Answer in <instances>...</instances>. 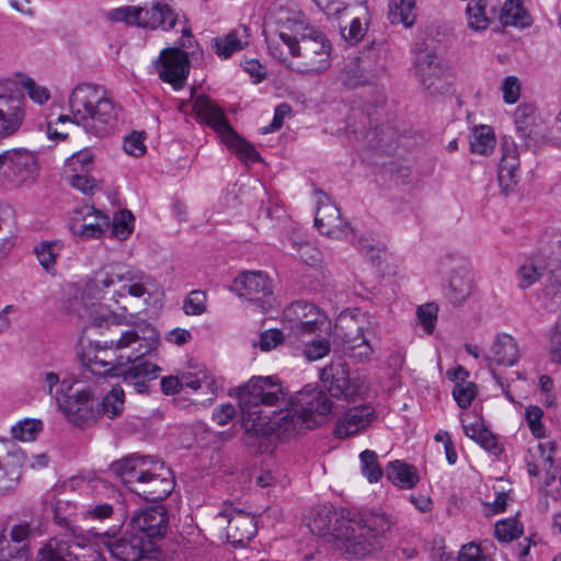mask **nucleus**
<instances>
[{
	"label": "nucleus",
	"instance_id": "obj_47",
	"mask_svg": "<svg viewBox=\"0 0 561 561\" xmlns=\"http://www.w3.org/2000/svg\"><path fill=\"white\" fill-rule=\"evenodd\" d=\"M438 308L434 304H425L417 308L416 317L427 334L433 333L437 320Z\"/></svg>",
	"mask_w": 561,
	"mask_h": 561
},
{
	"label": "nucleus",
	"instance_id": "obj_23",
	"mask_svg": "<svg viewBox=\"0 0 561 561\" xmlns=\"http://www.w3.org/2000/svg\"><path fill=\"white\" fill-rule=\"evenodd\" d=\"M0 172L14 185L34 180L36 173V160L25 149H12L0 154Z\"/></svg>",
	"mask_w": 561,
	"mask_h": 561
},
{
	"label": "nucleus",
	"instance_id": "obj_63",
	"mask_svg": "<svg viewBox=\"0 0 561 561\" xmlns=\"http://www.w3.org/2000/svg\"><path fill=\"white\" fill-rule=\"evenodd\" d=\"M85 517L91 519H105L112 516L113 505L108 503H94L85 510Z\"/></svg>",
	"mask_w": 561,
	"mask_h": 561
},
{
	"label": "nucleus",
	"instance_id": "obj_60",
	"mask_svg": "<svg viewBox=\"0 0 561 561\" xmlns=\"http://www.w3.org/2000/svg\"><path fill=\"white\" fill-rule=\"evenodd\" d=\"M542 414L541 409L538 407H529L526 410V421L536 437H542L545 435V428L541 424Z\"/></svg>",
	"mask_w": 561,
	"mask_h": 561
},
{
	"label": "nucleus",
	"instance_id": "obj_36",
	"mask_svg": "<svg viewBox=\"0 0 561 561\" xmlns=\"http://www.w3.org/2000/svg\"><path fill=\"white\" fill-rule=\"evenodd\" d=\"M537 110L533 104H520L515 111V126L524 139L537 134Z\"/></svg>",
	"mask_w": 561,
	"mask_h": 561
},
{
	"label": "nucleus",
	"instance_id": "obj_24",
	"mask_svg": "<svg viewBox=\"0 0 561 561\" xmlns=\"http://www.w3.org/2000/svg\"><path fill=\"white\" fill-rule=\"evenodd\" d=\"M37 561H104L101 552L53 538L39 550Z\"/></svg>",
	"mask_w": 561,
	"mask_h": 561
},
{
	"label": "nucleus",
	"instance_id": "obj_44",
	"mask_svg": "<svg viewBox=\"0 0 561 561\" xmlns=\"http://www.w3.org/2000/svg\"><path fill=\"white\" fill-rule=\"evenodd\" d=\"M494 534L497 540L508 542L523 534V527L515 518L504 519L495 524Z\"/></svg>",
	"mask_w": 561,
	"mask_h": 561
},
{
	"label": "nucleus",
	"instance_id": "obj_39",
	"mask_svg": "<svg viewBox=\"0 0 561 561\" xmlns=\"http://www.w3.org/2000/svg\"><path fill=\"white\" fill-rule=\"evenodd\" d=\"M495 136L490 126L476 127L470 140V150L473 153L488 156L495 147Z\"/></svg>",
	"mask_w": 561,
	"mask_h": 561
},
{
	"label": "nucleus",
	"instance_id": "obj_61",
	"mask_svg": "<svg viewBox=\"0 0 561 561\" xmlns=\"http://www.w3.org/2000/svg\"><path fill=\"white\" fill-rule=\"evenodd\" d=\"M70 185L83 194H93L96 188V181L87 174H81L80 172H76L70 178Z\"/></svg>",
	"mask_w": 561,
	"mask_h": 561
},
{
	"label": "nucleus",
	"instance_id": "obj_41",
	"mask_svg": "<svg viewBox=\"0 0 561 561\" xmlns=\"http://www.w3.org/2000/svg\"><path fill=\"white\" fill-rule=\"evenodd\" d=\"M124 390L119 386L113 387L100 402L101 415L104 414L111 420L118 416L124 409Z\"/></svg>",
	"mask_w": 561,
	"mask_h": 561
},
{
	"label": "nucleus",
	"instance_id": "obj_6",
	"mask_svg": "<svg viewBox=\"0 0 561 561\" xmlns=\"http://www.w3.org/2000/svg\"><path fill=\"white\" fill-rule=\"evenodd\" d=\"M156 280L128 265L107 264L94 273L87 283L83 297L95 301H113L119 304L121 298L131 296L141 298L151 296L156 289Z\"/></svg>",
	"mask_w": 561,
	"mask_h": 561
},
{
	"label": "nucleus",
	"instance_id": "obj_20",
	"mask_svg": "<svg viewBox=\"0 0 561 561\" xmlns=\"http://www.w3.org/2000/svg\"><path fill=\"white\" fill-rule=\"evenodd\" d=\"M168 528V514L163 506L148 507L133 516L130 531L141 536L156 552L157 541L161 540Z\"/></svg>",
	"mask_w": 561,
	"mask_h": 561
},
{
	"label": "nucleus",
	"instance_id": "obj_58",
	"mask_svg": "<svg viewBox=\"0 0 561 561\" xmlns=\"http://www.w3.org/2000/svg\"><path fill=\"white\" fill-rule=\"evenodd\" d=\"M502 91H503V100L505 103H507V104L516 103L520 95L519 80L514 76H510V77L505 78V80L502 84Z\"/></svg>",
	"mask_w": 561,
	"mask_h": 561
},
{
	"label": "nucleus",
	"instance_id": "obj_5",
	"mask_svg": "<svg viewBox=\"0 0 561 561\" xmlns=\"http://www.w3.org/2000/svg\"><path fill=\"white\" fill-rule=\"evenodd\" d=\"M128 489L148 502L168 497L175 486L173 473L162 461L137 454L128 455L110 466Z\"/></svg>",
	"mask_w": 561,
	"mask_h": 561
},
{
	"label": "nucleus",
	"instance_id": "obj_2",
	"mask_svg": "<svg viewBox=\"0 0 561 561\" xmlns=\"http://www.w3.org/2000/svg\"><path fill=\"white\" fill-rule=\"evenodd\" d=\"M241 411V426L244 442L250 438L266 437L275 434L280 439H288L311 430L299 411L291 405L274 413L273 417L263 415L261 405L275 407L285 402L288 392L282 381L274 376H254L237 389Z\"/></svg>",
	"mask_w": 561,
	"mask_h": 561
},
{
	"label": "nucleus",
	"instance_id": "obj_56",
	"mask_svg": "<svg viewBox=\"0 0 561 561\" xmlns=\"http://www.w3.org/2000/svg\"><path fill=\"white\" fill-rule=\"evenodd\" d=\"M367 27L362 23L359 18H354L348 27H343L341 34L350 44L358 43L365 35Z\"/></svg>",
	"mask_w": 561,
	"mask_h": 561
},
{
	"label": "nucleus",
	"instance_id": "obj_33",
	"mask_svg": "<svg viewBox=\"0 0 561 561\" xmlns=\"http://www.w3.org/2000/svg\"><path fill=\"white\" fill-rule=\"evenodd\" d=\"M386 477L393 485L405 490L414 488L420 480L416 468L402 460L390 461L386 467Z\"/></svg>",
	"mask_w": 561,
	"mask_h": 561
},
{
	"label": "nucleus",
	"instance_id": "obj_13",
	"mask_svg": "<svg viewBox=\"0 0 561 561\" xmlns=\"http://www.w3.org/2000/svg\"><path fill=\"white\" fill-rule=\"evenodd\" d=\"M55 401L69 423L89 427L101 417L100 400L90 389L76 390L71 394H55Z\"/></svg>",
	"mask_w": 561,
	"mask_h": 561
},
{
	"label": "nucleus",
	"instance_id": "obj_31",
	"mask_svg": "<svg viewBox=\"0 0 561 561\" xmlns=\"http://www.w3.org/2000/svg\"><path fill=\"white\" fill-rule=\"evenodd\" d=\"M519 357L518 346L515 340L508 334H499L491 345L490 353L486 356L489 364L501 366H513Z\"/></svg>",
	"mask_w": 561,
	"mask_h": 561
},
{
	"label": "nucleus",
	"instance_id": "obj_4",
	"mask_svg": "<svg viewBox=\"0 0 561 561\" xmlns=\"http://www.w3.org/2000/svg\"><path fill=\"white\" fill-rule=\"evenodd\" d=\"M69 108L73 123L96 137L113 133L123 112L104 87L93 83H81L72 90Z\"/></svg>",
	"mask_w": 561,
	"mask_h": 561
},
{
	"label": "nucleus",
	"instance_id": "obj_59",
	"mask_svg": "<svg viewBox=\"0 0 561 561\" xmlns=\"http://www.w3.org/2000/svg\"><path fill=\"white\" fill-rule=\"evenodd\" d=\"M284 340L283 333L278 330H266L260 335L259 342H254L253 345L259 344L261 351L268 352L275 348Z\"/></svg>",
	"mask_w": 561,
	"mask_h": 561
},
{
	"label": "nucleus",
	"instance_id": "obj_21",
	"mask_svg": "<svg viewBox=\"0 0 561 561\" xmlns=\"http://www.w3.org/2000/svg\"><path fill=\"white\" fill-rule=\"evenodd\" d=\"M110 226V217L90 205L76 209L69 220L72 236L80 240L99 239Z\"/></svg>",
	"mask_w": 561,
	"mask_h": 561
},
{
	"label": "nucleus",
	"instance_id": "obj_35",
	"mask_svg": "<svg viewBox=\"0 0 561 561\" xmlns=\"http://www.w3.org/2000/svg\"><path fill=\"white\" fill-rule=\"evenodd\" d=\"M64 243L60 240L42 241L34 247V254L36 255L41 266L50 275L56 274V260L59 256Z\"/></svg>",
	"mask_w": 561,
	"mask_h": 561
},
{
	"label": "nucleus",
	"instance_id": "obj_28",
	"mask_svg": "<svg viewBox=\"0 0 561 561\" xmlns=\"http://www.w3.org/2000/svg\"><path fill=\"white\" fill-rule=\"evenodd\" d=\"M376 419L375 409L369 404H362L348 409L335 425L334 434L339 438L355 435L368 427Z\"/></svg>",
	"mask_w": 561,
	"mask_h": 561
},
{
	"label": "nucleus",
	"instance_id": "obj_45",
	"mask_svg": "<svg viewBox=\"0 0 561 561\" xmlns=\"http://www.w3.org/2000/svg\"><path fill=\"white\" fill-rule=\"evenodd\" d=\"M133 214L127 209L122 210L113 220L112 236L121 241L126 240L133 232Z\"/></svg>",
	"mask_w": 561,
	"mask_h": 561
},
{
	"label": "nucleus",
	"instance_id": "obj_29",
	"mask_svg": "<svg viewBox=\"0 0 561 561\" xmlns=\"http://www.w3.org/2000/svg\"><path fill=\"white\" fill-rule=\"evenodd\" d=\"M226 531L228 540L234 547H244L256 534L255 518L242 511L231 512Z\"/></svg>",
	"mask_w": 561,
	"mask_h": 561
},
{
	"label": "nucleus",
	"instance_id": "obj_53",
	"mask_svg": "<svg viewBox=\"0 0 561 561\" xmlns=\"http://www.w3.org/2000/svg\"><path fill=\"white\" fill-rule=\"evenodd\" d=\"M476 394L477 388L473 382L457 383L453 390V396L461 409H467Z\"/></svg>",
	"mask_w": 561,
	"mask_h": 561
},
{
	"label": "nucleus",
	"instance_id": "obj_16",
	"mask_svg": "<svg viewBox=\"0 0 561 561\" xmlns=\"http://www.w3.org/2000/svg\"><path fill=\"white\" fill-rule=\"evenodd\" d=\"M231 290L261 309L262 312H267L275 300L271 279L260 271L242 272L233 279Z\"/></svg>",
	"mask_w": 561,
	"mask_h": 561
},
{
	"label": "nucleus",
	"instance_id": "obj_38",
	"mask_svg": "<svg viewBox=\"0 0 561 561\" xmlns=\"http://www.w3.org/2000/svg\"><path fill=\"white\" fill-rule=\"evenodd\" d=\"M389 19L392 24L402 23L405 27L413 26L416 20L414 0H390Z\"/></svg>",
	"mask_w": 561,
	"mask_h": 561
},
{
	"label": "nucleus",
	"instance_id": "obj_55",
	"mask_svg": "<svg viewBox=\"0 0 561 561\" xmlns=\"http://www.w3.org/2000/svg\"><path fill=\"white\" fill-rule=\"evenodd\" d=\"M22 84L32 101L38 104H44L49 100L50 94L48 89L38 85L33 79L26 78L25 80H23Z\"/></svg>",
	"mask_w": 561,
	"mask_h": 561
},
{
	"label": "nucleus",
	"instance_id": "obj_27",
	"mask_svg": "<svg viewBox=\"0 0 561 561\" xmlns=\"http://www.w3.org/2000/svg\"><path fill=\"white\" fill-rule=\"evenodd\" d=\"M380 70L375 60V54L371 49L367 56L354 58L345 68L343 73V83L352 89L370 83Z\"/></svg>",
	"mask_w": 561,
	"mask_h": 561
},
{
	"label": "nucleus",
	"instance_id": "obj_57",
	"mask_svg": "<svg viewBox=\"0 0 561 561\" xmlns=\"http://www.w3.org/2000/svg\"><path fill=\"white\" fill-rule=\"evenodd\" d=\"M145 136L144 133L134 131L128 135L124 140V150L126 153L139 157L142 156L146 151V146L144 144Z\"/></svg>",
	"mask_w": 561,
	"mask_h": 561
},
{
	"label": "nucleus",
	"instance_id": "obj_19",
	"mask_svg": "<svg viewBox=\"0 0 561 561\" xmlns=\"http://www.w3.org/2000/svg\"><path fill=\"white\" fill-rule=\"evenodd\" d=\"M152 67L163 82L170 83L174 90H181L190 73L188 53L180 48H163L152 61Z\"/></svg>",
	"mask_w": 561,
	"mask_h": 561
},
{
	"label": "nucleus",
	"instance_id": "obj_40",
	"mask_svg": "<svg viewBox=\"0 0 561 561\" xmlns=\"http://www.w3.org/2000/svg\"><path fill=\"white\" fill-rule=\"evenodd\" d=\"M501 21L504 25L526 26L529 16L516 0H506L501 9Z\"/></svg>",
	"mask_w": 561,
	"mask_h": 561
},
{
	"label": "nucleus",
	"instance_id": "obj_7",
	"mask_svg": "<svg viewBox=\"0 0 561 561\" xmlns=\"http://www.w3.org/2000/svg\"><path fill=\"white\" fill-rule=\"evenodd\" d=\"M290 32L280 31L278 36L293 56L302 58L300 71L319 73L330 67L331 44L327 36L305 23L296 22Z\"/></svg>",
	"mask_w": 561,
	"mask_h": 561
},
{
	"label": "nucleus",
	"instance_id": "obj_51",
	"mask_svg": "<svg viewBox=\"0 0 561 561\" xmlns=\"http://www.w3.org/2000/svg\"><path fill=\"white\" fill-rule=\"evenodd\" d=\"M32 535V527L27 522L14 524L10 529V539L12 546L23 548L27 554V540Z\"/></svg>",
	"mask_w": 561,
	"mask_h": 561
},
{
	"label": "nucleus",
	"instance_id": "obj_25",
	"mask_svg": "<svg viewBox=\"0 0 561 561\" xmlns=\"http://www.w3.org/2000/svg\"><path fill=\"white\" fill-rule=\"evenodd\" d=\"M335 334L341 339L342 352L359 362L368 359L373 354V347L364 329L351 321L347 327L336 325Z\"/></svg>",
	"mask_w": 561,
	"mask_h": 561
},
{
	"label": "nucleus",
	"instance_id": "obj_37",
	"mask_svg": "<svg viewBox=\"0 0 561 561\" xmlns=\"http://www.w3.org/2000/svg\"><path fill=\"white\" fill-rule=\"evenodd\" d=\"M319 335L320 333L293 343L298 350H301L302 355L309 362L321 359L330 353V342Z\"/></svg>",
	"mask_w": 561,
	"mask_h": 561
},
{
	"label": "nucleus",
	"instance_id": "obj_52",
	"mask_svg": "<svg viewBox=\"0 0 561 561\" xmlns=\"http://www.w3.org/2000/svg\"><path fill=\"white\" fill-rule=\"evenodd\" d=\"M9 456L21 467L30 466L32 469H41L48 465V457L46 454L27 457L22 450L16 449L11 451Z\"/></svg>",
	"mask_w": 561,
	"mask_h": 561
},
{
	"label": "nucleus",
	"instance_id": "obj_14",
	"mask_svg": "<svg viewBox=\"0 0 561 561\" xmlns=\"http://www.w3.org/2000/svg\"><path fill=\"white\" fill-rule=\"evenodd\" d=\"M320 379L332 397L345 400L362 399L369 389L366 379L359 375L352 376L344 362H333L323 367Z\"/></svg>",
	"mask_w": 561,
	"mask_h": 561
},
{
	"label": "nucleus",
	"instance_id": "obj_30",
	"mask_svg": "<svg viewBox=\"0 0 561 561\" xmlns=\"http://www.w3.org/2000/svg\"><path fill=\"white\" fill-rule=\"evenodd\" d=\"M470 293L471 278L469 271L463 264H457L451 268L445 295L453 305H459L467 299Z\"/></svg>",
	"mask_w": 561,
	"mask_h": 561
},
{
	"label": "nucleus",
	"instance_id": "obj_48",
	"mask_svg": "<svg viewBox=\"0 0 561 561\" xmlns=\"http://www.w3.org/2000/svg\"><path fill=\"white\" fill-rule=\"evenodd\" d=\"M183 310L190 316H199L206 311V294L202 290H193L183 302Z\"/></svg>",
	"mask_w": 561,
	"mask_h": 561
},
{
	"label": "nucleus",
	"instance_id": "obj_9",
	"mask_svg": "<svg viewBox=\"0 0 561 561\" xmlns=\"http://www.w3.org/2000/svg\"><path fill=\"white\" fill-rule=\"evenodd\" d=\"M193 111L197 118L213 128L221 141L234 150L244 163H253L260 160L259 151L232 128L224 110L207 95L201 94L194 98Z\"/></svg>",
	"mask_w": 561,
	"mask_h": 561
},
{
	"label": "nucleus",
	"instance_id": "obj_10",
	"mask_svg": "<svg viewBox=\"0 0 561 561\" xmlns=\"http://www.w3.org/2000/svg\"><path fill=\"white\" fill-rule=\"evenodd\" d=\"M111 22H124L142 28L163 31L172 30L178 20V13L165 3L147 0L137 5H124L108 10L104 13Z\"/></svg>",
	"mask_w": 561,
	"mask_h": 561
},
{
	"label": "nucleus",
	"instance_id": "obj_1",
	"mask_svg": "<svg viewBox=\"0 0 561 561\" xmlns=\"http://www.w3.org/2000/svg\"><path fill=\"white\" fill-rule=\"evenodd\" d=\"M159 334L153 327L142 322L121 333L111 346L96 345L88 354V369L93 375L122 378L137 393H146L151 380L158 378L161 368L146 358L157 348Z\"/></svg>",
	"mask_w": 561,
	"mask_h": 561
},
{
	"label": "nucleus",
	"instance_id": "obj_49",
	"mask_svg": "<svg viewBox=\"0 0 561 561\" xmlns=\"http://www.w3.org/2000/svg\"><path fill=\"white\" fill-rule=\"evenodd\" d=\"M27 559L28 554L23 548L12 546L4 535L0 536V561H27Z\"/></svg>",
	"mask_w": 561,
	"mask_h": 561
},
{
	"label": "nucleus",
	"instance_id": "obj_26",
	"mask_svg": "<svg viewBox=\"0 0 561 561\" xmlns=\"http://www.w3.org/2000/svg\"><path fill=\"white\" fill-rule=\"evenodd\" d=\"M501 151L502 157L499 164L497 180L502 191L507 194L518 183V150L513 139L505 136L501 142Z\"/></svg>",
	"mask_w": 561,
	"mask_h": 561
},
{
	"label": "nucleus",
	"instance_id": "obj_32",
	"mask_svg": "<svg viewBox=\"0 0 561 561\" xmlns=\"http://www.w3.org/2000/svg\"><path fill=\"white\" fill-rule=\"evenodd\" d=\"M494 15L495 8L491 4V0H468L466 18L470 30L476 32L486 30Z\"/></svg>",
	"mask_w": 561,
	"mask_h": 561
},
{
	"label": "nucleus",
	"instance_id": "obj_11",
	"mask_svg": "<svg viewBox=\"0 0 561 561\" xmlns=\"http://www.w3.org/2000/svg\"><path fill=\"white\" fill-rule=\"evenodd\" d=\"M283 324L288 330L287 339L290 343L330 329L325 313L306 300L294 301L284 309Z\"/></svg>",
	"mask_w": 561,
	"mask_h": 561
},
{
	"label": "nucleus",
	"instance_id": "obj_54",
	"mask_svg": "<svg viewBox=\"0 0 561 561\" xmlns=\"http://www.w3.org/2000/svg\"><path fill=\"white\" fill-rule=\"evenodd\" d=\"M67 162L73 172H85L93 163V154L89 149H83L73 153Z\"/></svg>",
	"mask_w": 561,
	"mask_h": 561
},
{
	"label": "nucleus",
	"instance_id": "obj_42",
	"mask_svg": "<svg viewBox=\"0 0 561 561\" xmlns=\"http://www.w3.org/2000/svg\"><path fill=\"white\" fill-rule=\"evenodd\" d=\"M362 473L370 483L377 482L382 477V469L378 463V456L375 451L366 449L360 453Z\"/></svg>",
	"mask_w": 561,
	"mask_h": 561
},
{
	"label": "nucleus",
	"instance_id": "obj_22",
	"mask_svg": "<svg viewBox=\"0 0 561 561\" xmlns=\"http://www.w3.org/2000/svg\"><path fill=\"white\" fill-rule=\"evenodd\" d=\"M318 207L314 217V225L318 230L328 237L335 239H348L353 236L350 225L341 217L339 207L331 198L322 193H318Z\"/></svg>",
	"mask_w": 561,
	"mask_h": 561
},
{
	"label": "nucleus",
	"instance_id": "obj_64",
	"mask_svg": "<svg viewBox=\"0 0 561 561\" xmlns=\"http://www.w3.org/2000/svg\"><path fill=\"white\" fill-rule=\"evenodd\" d=\"M549 356L550 359L561 365V329L554 328L549 343Z\"/></svg>",
	"mask_w": 561,
	"mask_h": 561
},
{
	"label": "nucleus",
	"instance_id": "obj_3",
	"mask_svg": "<svg viewBox=\"0 0 561 561\" xmlns=\"http://www.w3.org/2000/svg\"><path fill=\"white\" fill-rule=\"evenodd\" d=\"M392 526L393 522L382 512L351 513L325 508L310 525L314 534L328 536L334 549L348 559H359L380 549Z\"/></svg>",
	"mask_w": 561,
	"mask_h": 561
},
{
	"label": "nucleus",
	"instance_id": "obj_17",
	"mask_svg": "<svg viewBox=\"0 0 561 561\" xmlns=\"http://www.w3.org/2000/svg\"><path fill=\"white\" fill-rule=\"evenodd\" d=\"M287 404L299 411L311 428L322 424L332 411V401L328 394L311 386L291 396Z\"/></svg>",
	"mask_w": 561,
	"mask_h": 561
},
{
	"label": "nucleus",
	"instance_id": "obj_62",
	"mask_svg": "<svg viewBox=\"0 0 561 561\" xmlns=\"http://www.w3.org/2000/svg\"><path fill=\"white\" fill-rule=\"evenodd\" d=\"M291 112V107L287 103L276 106L274 117L268 126L262 128V134L273 133L283 126L285 117Z\"/></svg>",
	"mask_w": 561,
	"mask_h": 561
},
{
	"label": "nucleus",
	"instance_id": "obj_43",
	"mask_svg": "<svg viewBox=\"0 0 561 561\" xmlns=\"http://www.w3.org/2000/svg\"><path fill=\"white\" fill-rule=\"evenodd\" d=\"M42 430L43 424L39 420L26 419L12 426L11 435L14 439L31 442L35 439Z\"/></svg>",
	"mask_w": 561,
	"mask_h": 561
},
{
	"label": "nucleus",
	"instance_id": "obj_8",
	"mask_svg": "<svg viewBox=\"0 0 561 561\" xmlns=\"http://www.w3.org/2000/svg\"><path fill=\"white\" fill-rule=\"evenodd\" d=\"M549 255L527 259L517 270V285L526 289L537 283L546 273L545 294L561 304V237L551 240Z\"/></svg>",
	"mask_w": 561,
	"mask_h": 561
},
{
	"label": "nucleus",
	"instance_id": "obj_18",
	"mask_svg": "<svg viewBox=\"0 0 561 561\" xmlns=\"http://www.w3.org/2000/svg\"><path fill=\"white\" fill-rule=\"evenodd\" d=\"M100 538V546H103L110 554L118 561H140L145 558H153L156 551L146 543L141 536L131 531L116 537L108 531L96 534Z\"/></svg>",
	"mask_w": 561,
	"mask_h": 561
},
{
	"label": "nucleus",
	"instance_id": "obj_15",
	"mask_svg": "<svg viewBox=\"0 0 561 561\" xmlns=\"http://www.w3.org/2000/svg\"><path fill=\"white\" fill-rule=\"evenodd\" d=\"M412 70L425 90L432 94L440 91L444 68L436 47L425 39L415 42L412 50Z\"/></svg>",
	"mask_w": 561,
	"mask_h": 561
},
{
	"label": "nucleus",
	"instance_id": "obj_12",
	"mask_svg": "<svg viewBox=\"0 0 561 561\" xmlns=\"http://www.w3.org/2000/svg\"><path fill=\"white\" fill-rule=\"evenodd\" d=\"M26 116V100L12 79H0V139L15 135Z\"/></svg>",
	"mask_w": 561,
	"mask_h": 561
},
{
	"label": "nucleus",
	"instance_id": "obj_34",
	"mask_svg": "<svg viewBox=\"0 0 561 561\" xmlns=\"http://www.w3.org/2000/svg\"><path fill=\"white\" fill-rule=\"evenodd\" d=\"M248 45V28L232 30L222 37L213 39L216 54L222 58H229L234 51L241 50Z\"/></svg>",
	"mask_w": 561,
	"mask_h": 561
},
{
	"label": "nucleus",
	"instance_id": "obj_50",
	"mask_svg": "<svg viewBox=\"0 0 561 561\" xmlns=\"http://www.w3.org/2000/svg\"><path fill=\"white\" fill-rule=\"evenodd\" d=\"M43 390L55 399V394L59 391L60 394H67L71 390V385L67 380L60 381L56 373L49 371L44 375Z\"/></svg>",
	"mask_w": 561,
	"mask_h": 561
},
{
	"label": "nucleus",
	"instance_id": "obj_46",
	"mask_svg": "<svg viewBox=\"0 0 561 561\" xmlns=\"http://www.w3.org/2000/svg\"><path fill=\"white\" fill-rule=\"evenodd\" d=\"M291 247L296 251V255L304 263L308 265H314L319 262V251L307 240H294Z\"/></svg>",
	"mask_w": 561,
	"mask_h": 561
}]
</instances>
